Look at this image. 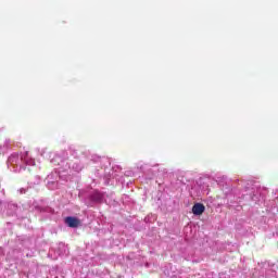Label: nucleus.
<instances>
[{
    "instance_id": "nucleus-1",
    "label": "nucleus",
    "mask_w": 278,
    "mask_h": 278,
    "mask_svg": "<svg viewBox=\"0 0 278 278\" xmlns=\"http://www.w3.org/2000/svg\"><path fill=\"white\" fill-rule=\"evenodd\" d=\"M65 224L67 225V227L75 229L79 227V225H81V220H79V218L77 217L68 216L65 218Z\"/></svg>"
},
{
    "instance_id": "nucleus-2",
    "label": "nucleus",
    "mask_w": 278,
    "mask_h": 278,
    "mask_svg": "<svg viewBox=\"0 0 278 278\" xmlns=\"http://www.w3.org/2000/svg\"><path fill=\"white\" fill-rule=\"evenodd\" d=\"M205 212V205H203L202 203H195L192 206V213L194 214V216H201V214H203Z\"/></svg>"
}]
</instances>
